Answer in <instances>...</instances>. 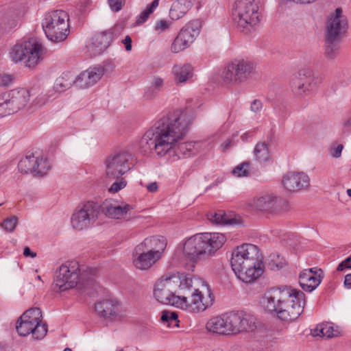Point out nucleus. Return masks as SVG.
<instances>
[{
    "label": "nucleus",
    "instance_id": "obj_12",
    "mask_svg": "<svg viewBox=\"0 0 351 351\" xmlns=\"http://www.w3.org/2000/svg\"><path fill=\"white\" fill-rule=\"evenodd\" d=\"M98 213L97 204L93 202H87L73 214L71 225L77 230L86 229L96 221Z\"/></svg>",
    "mask_w": 351,
    "mask_h": 351
},
{
    "label": "nucleus",
    "instance_id": "obj_17",
    "mask_svg": "<svg viewBox=\"0 0 351 351\" xmlns=\"http://www.w3.org/2000/svg\"><path fill=\"white\" fill-rule=\"evenodd\" d=\"M313 72L309 69H302L291 80L292 90L298 95H306L312 89Z\"/></svg>",
    "mask_w": 351,
    "mask_h": 351
},
{
    "label": "nucleus",
    "instance_id": "obj_25",
    "mask_svg": "<svg viewBox=\"0 0 351 351\" xmlns=\"http://www.w3.org/2000/svg\"><path fill=\"white\" fill-rule=\"evenodd\" d=\"M103 71L99 68H90L82 71L74 80V85L81 89L95 85L102 77Z\"/></svg>",
    "mask_w": 351,
    "mask_h": 351
},
{
    "label": "nucleus",
    "instance_id": "obj_56",
    "mask_svg": "<svg viewBox=\"0 0 351 351\" xmlns=\"http://www.w3.org/2000/svg\"><path fill=\"white\" fill-rule=\"evenodd\" d=\"M123 43L125 45V49L130 51L132 49V38L130 36H126L123 40Z\"/></svg>",
    "mask_w": 351,
    "mask_h": 351
},
{
    "label": "nucleus",
    "instance_id": "obj_31",
    "mask_svg": "<svg viewBox=\"0 0 351 351\" xmlns=\"http://www.w3.org/2000/svg\"><path fill=\"white\" fill-rule=\"evenodd\" d=\"M172 73L176 84L186 83L193 76V68L189 64H176L172 69Z\"/></svg>",
    "mask_w": 351,
    "mask_h": 351
},
{
    "label": "nucleus",
    "instance_id": "obj_14",
    "mask_svg": "<svg viewBox=\"0 0 351 351\" xmlns=\"http://www.w3.org/2000/svg\"><path fill=\"white\" fill-rule=\"evenodd\" d=\"M285 205V200L269 193L254 197L251 203V206L256 210L270 214L281 212Z\"/></svg>",
    "mask_w": 351,
    "mask_h": 351
},
{
    "label": "nucleus",
    "instance_id": "obj_8",
    "mask_svg": "<svg viewBox=\"0 0 351 351\" xmlns=\"http://www.w3.org/2000/svg\"><path fill=\"white\" fill-rule=\"evenodd\" d=\"M255 70L256 66L252 62L234 59L226 65L221 77L226 84H239L247 80Z\"/></svg>",
    "mask_w": 351,
    "mask_h": 351
},
{
    "label": "nucleus",
    "instance_id": "obj_26",
    "mask_svg": "<svg viewBox=\"0 0 351 351\" xmlns=\"http://www.w3.org/2000/svg\"><path fill=\"white\" fill-rule=\"evenodd\" d=\"M112 39L110 32H101L95 35L88 45V51L93 56L101 54L110 45Z\"/></svg>",
    "mask_w": 351,
    "mask_h": 351
},
{
    "label": "nucleus",
    "instance_id": "obj_43",
    "mask_svg": "<svg viewBox=\"0 0 351 351\" xmlns=\"http://www.w3.org/2000/svg\"><path fill=\"white\" fill-rule=\"evenodd\" d=\"M268 261V265L272 270H279L286 265L285 258L276 253L270 254Z\"/></svg>",
    "mask_w": 351,
    "mask_h": 351
},
{
    "label": "nucleus",
    "instance_id": "obj_34",
    "mask_svg": "<svg viewBox=\"0 0 351 351\" xmlns=\"http://www.w3.org/2000/svg\"><path fill=\"white\" fill-rule=\"evenodd\" d=\"M341 38L326 36L325 56L328 59H334L339 53Z\"/></svg>",
    "mask_w": 351,
    "mask_h": 351
},
{
    "label": "nucleus",
    "instance_id": "obj_42",
    "mask_svg": "<svg viewBox=\"0 0 351 351\" xmlns=\"http://www.w3.org/2000/svg\"><path fill=\"white\" fill-rule=\"evenodd\" d=\"M256 158L260 162H265L269 158L267 145L265 143H258L254 148Z\"/></svg>",
    "mask_w": 351,
    "mask_h": 351
},
{
    "label": "nucleus",
    "instance_id": "obj_59",
    "mask_svg": "<svg viewBox=\"0 0 351 351\" xmlns=\"http://www.w3.org/2000/svg\"><path fill=\"white\" fill-rule=\"evenodd\" d=\"M344 285L348 289H351V274H348L345 276Z\"/></svg>",
    "mask_w": 351,
    "mask_h": 351
},
{
    "label": "nucleus",
    "instance_id": "obj_30",
    "mask_svg": "<svg viewBox=\"0 0 351 351\" xmlns=\"http://www.w3.org/2000/svg\"><path fill=\"white\" fill-rule=\"evenodd\" d=\"M195 0H177L175 1L170 10L169 16L173 20H178L182 18L192 7Z\"/></svg>",
    "mask_w": 351,
    "mask_h": 351
},
{
    "label": "nucleus",
    "instance_id": "obj_18",
    "mask_svg": "<svg viewBox=\"0 0 351 351\" xmlns=\"http://www.w3.org/2000/svg\"><path fill=\"white\" fill-rule=\"evenodd\" d=\"M284 187L289 191H298L310 185L308 176L303 172H288L282 179Z\"/></svg>",
    "mask_w": 351,
    "mask_h": 351
},
{
    "label": "nucleus",
    "instance_id": "obj_54",
    "mask_svg": "<svg viewBox=\"0 0 351 351\" xmlns=\"http://www.w3.org/2000/svg\"><path fill=\"white\" fill-rule=\"evenodd\" d=\"M263 107L262 102L258 99H254L251 104V110L254 112H259Z\"/></svg>",
    "mask_w": 351,
    "mask_h": 351
},
{
    "label": "nucleus",
    "instance_id": "obj_48",
    "mask_svg": "<svg viewBox=\"0 0 351 351\" xmlns=\"http://www.w3.org/2000/svg\"><path fill=\"white\" fill-rule=\"evenodd\" d=\"M117 180L109 188V192L115 193L126 186L127 182L124 178L121 177Z\"/></svg>",
    "mask_w": 351,
    "mask_h": 351
},
{
    "label": "nucleus",
    "instance_id": "obj_20",
    "mask_svg": "<svg viewBox=\"0 0 351 351\" xmlns=\"http://www.w3.org/2000/svg\"><path fill=\"white\" fill-rule=\"evenodd\" d=\"M102 212L108 217L117 219L128 218L133 210V207L126 203L119 204L117 202L106 201L104 202Z\"/></svg>",
    "mask_w": 351,
    "mask_h": 351
},
{
    "label": "nucleus",
    "instance_id": "obj_55",
    "mask_svg": "<svg viewBox=\"0 0 351 351\" xmlns=\"http://www.w3.org/2000/svg\"><path fill=\"white\" fill-rule=\"evenodd\" d=\"M163 84L164 80L162 78L160 77H154L152 82V86L155 88L160 89L163 86Z\"/></svg>",
    "mask_w": 351,
    "mask_h": 351
},
{
    "label": "nucleus",
    "instance_id": "obj_27",
    "mask_svg": "<svg viewBox=\"0 0 351 351\" xmlns=\"http://www.w3.org/2000/svg\"><path fill=\"white\" fill-rule=\"evenodd\" d=\"M143 245L147 252L153 254L158 259L162 256V254L166 248L167 240L161 236H154L146 238L143 242L139 243Z\"/></svg>",
    "mask_w": 351,
    "mask_h": 351
},
{
    "label": "nucleus",
    "instance_id": "obj_10",
    "mask_svg": "<svg viewBox=\"0 0 351 351\" xmlns=\"http://www.w3.org/2000/svg\"><path fill=\"white\" fill-rule=\"evenodd\" d=\"M225 335H237L243 332H251L256 328V317L239 311H230L223 314Z\"/></svg>",
    "mask_w": 351,
    "mask_h": 351
},
{
    "label": "nucleus",
    "instance_id": "obj_38",
    "mask_svg": "<svg viewBox=\"0 0 351 351\" xmlns=\"http://www.w3.org/2000/svg\"><path fill=\"white\" fill-rule=\"evenodd\" d=\"M23 319L30 321L36 326L43 325L42 323V312L39 308H32L26 311L21 316Z\"/></svg>",
    "mask_w": 351,
    "mask_h": 351
},
{
    "label": "nucleus",
    "instance_id": "obj_15",
    "mask_svg": "<svg viewBox=\"0 0 351 351\" xmlns=\"http://www.w3.org/2000/svg\"><path fill=\"white\" fill-rule=\"evenodd\" d=\"M287 287L273 288L266 291L261 300L262 307L269 312H275L278 315L283 300L287 298Z\"/></svg>",
    "mask_w": 351,
    "mask_h": 351
},
{
    "label": "nucleus",
    "instance_id": "obj_5",
    "mask_svg": "<svg viewBox=\"0 0 351 351\" xmlns=\"http://www.w3.org/2000/svg\"><path fill=\"white\" fill-rule=\"evenodd\" d=\"M44 48L36 39L30 38L16 43L10 49V57L14 62L25 59V66L32 69L43 58Z\"/></svg>",
    "mask_w": 351,
    "mask_h": 351
},
{
    "label": "nucleus",
    "instance_id": "obj_58",
    "mask_svg": "<svg viewBox=\"0 0 351 351\" xmlns=\"http://www.w3.org/2000/svg\"><path fill=\"white\" fill-rule=\"evenodd\" d=\"M23 255L25 257L30 256L32 258H34L36 256V254L35 252H32L29 247H25L24 248Z\"/></svg>",
    "mask_w": 351,
    "mask_h": 351
},
{
    "label": "nucleus",
    "instance_id": "obj_46",
    "mask_svg": "<svg viewBox=\"0 0 351 351\" xmlns=\"http://www.w3.org/2000/svg\"><path fill=\"white\" fill-rule=\"evenodd\" d=\"M250 162H243L236 166L232 173L233 176L237 177H247L250 174Z\"/></svg>",
    "mask_w": 351,
    "mask_h": 351
},
{
    "label": "nucleus",
    "instance_id": "obj_57",
    "mask_svg": "<svg viewBox=\"0 0 351 351\" xmlns=\"http://www.w3.org/2000/svg\"><path fill=\"white\" fill-rule=\"evenodd\" d=\"M158 184L156 182H151L147 186V189L149 192H156L158 190Z\"/></svg>",
    "mask_w": 351,
    "mask_h": 351
},
{
    "label": "nucleus",
    "instance_id": "obj_49",
    "mask_svg": "<svg viewBox=\"0 0 351 351\" xmlns=\"http://www.w3.org/2000/svg\"><path fill=\"white\" fill-rule=\"evenodd\" d=\"M171 24L169 21L160 20L155 25V30L160 33L163 32L170 27Z\"/></svg>",
    "mask_w": 351,
    "mask_h": 351
},
{
    "label": "nucleus",
    "instance_id": "obj_32",
    "mask_svg": "<svg viewBox=\"0 0 351 351\" xmlns=\"http://www.w3.org/2000/svg\"><path fill=\"white\" fill-rule=\"evenodd\" d=\"M224 319L223 314L210 318L206 324V330L212 333L225 335Z\"/></svg>",
    "mask_w": 351,
    "mask_h": 351
},
{
    "label": "nucleus",
    "instance_id": "obj_50",
    "mask_svg": "<svg viewBox=\"0 0 351 351\" xmlns=\"http://www.w3.org/2000/svg\"><path fill=\"white\" fill-rule=\"evenodd\" d=\"M111 10L114 12H119L121 10L125 3V0H108Z\"/></svg>",
    "mask_w": 351,
    "mask_h": 351
},
{
    "label": "nucleus",
    "instance_id": "obj_35",
    "mask_svg": "<svg viewBox=\"0 0 351 351\" xmlns=\"http://www.w3.org/2000/svg\"><path fill=\"white\" fill-rule=\"evenodd\" d=\"M336 332L330 324H320L311 330V335L314 337L332 338L337 336Z\"/></svg>",
    "mask_w": 351,
    "mask_h": 351
},
{
    "label": "nucleus",
    "instance_id": "obj_19",
    "mask_svg": "<svg viewBox=\"0 0 351 351\" xmlns=\"http://www.w3.org/2000/svg\"><path fill=\"white\" fill-rule=\"evenodd\" d=\"M159 259L150 252H147L143 245H137L132 254L133 265L140 270L150 269Z\"/></svg>",
    "mask_w": 351,
    "mask_h": 351
},
{
    "label": "nucleus",
    "instance_id": "obj_63",
    "mask_svg": "<svg viewBox=\"0 0 351 351\" xmlns=\"http://www.w3.org/2000/svg\"><path fill=\"white\" fill-rule=\"evenodd\" d=\"M63 351H73L71 348H66Z\"/></svg>",
    "mask_w": 351,
    "mask_h": 351
},
{
    "label": "nucleus",
    "instance_id": "obj_29",
    "mask_svg": "<svg viewBox=\"0 0 351 351\" xmlns=\"http://www.w3.org/2000/svg\"><path fill=\"white\" fill-rule=\"evenodd\" d=\"M14 113L24 108L29 100V92L26 88L14 89L8 93Z\"/></svg>",
    "mask_w": 351,
    "mask_h": 351
},
{
    "label": "nucleus",
    "instance_id": "obj_6",
    "mask_svg": "<svg viewBox=\"0 0 351 351\" xmlns=\"http://www.w3.org/2000/svg\"><path fill=\"white\" fill-rule=\"evenodd\" d=\"M261 14L254 0H237L232 8V19L238 27L247 33L260 23Z\"/></svg>",
    "mask_w": 351,
    "mask_h": 351
},
{
    "label": "nucleus",
    "instance_id": "obj_22",
    "mask_svg": "<svg viewBox=\"0 0 351 351\" xmlns=\"http://www.w3.org/2000/svg\"><path fill=\"white\" fill-rule=\"evenodd\" d=\"M184 255L191 261L199 258L202 254H207L201 234H196L188 239L183 246Z\"/></svg>",
    "mask_w": 351,
    "mask_h": 351
},
{
    "label": "nucleus",
    "instance_id": "obj_52",
    "mask_svg": "<svg viewBox=\"0 0 351 351\" xmlns=\"http://www.w3.org/2000/svg\"><path fill=\"white\" fill-rule=\"evenodd\" d=\"M343 149L342 144H334L330 150V154L333 158H339L341 155Z\"/></svg>",
    "mask_w": 351,
    "mask_h": 351
},
{
    "label": "nucleus",
    "instance_id": "obj_53",
    "mask_svg": "<svg viewBox=\"0 0 351 351\" xmlns=\"http://www.w3.org/2000/svg\"><path fill=\"white\" fill-rule=\"evenodd\" d=\"M345 269H351V256L340 263L337 268L338 271H342Z\"/></svg>",
    "mask_w": 351,
    "mask_h": 351
},
{
    "label": "nucleus",
    "instance_id": "obj_40",
    "mask_svg": "<svg viewBox=\"0 0 351 351\" xmlns=\"http://www.w3.org/2000/svg\"><path fill=\"white\" fill-rule=\"evenodd\" d=\"M50 169L51 165L46 158L37 156L34 169L36 176H43L49 172Z\"/></svg>",
    "mask_w": 351,
    "mask_h": 351
},
{
    "label": "nucleus",
    "instance_id": "obj_47",
    "mask_svg": "<svg viewBox=\"0 0 351 351\" xmlns=\"http://www.w3.org/2000/svg\"><path fill=\"white\" fill-rule=\"evenodd\" d=\"M17 223L18 218L16 216H12L5 219L1 223V226L6 232H12L14 230Z\"/></svg>",
    "mask_w": 351,
    "mask_h": 351
},
{
    "label": "nucleus",
    "instance_id": "obj_37",
    "mask_svg": "<svg viewBox=\"0 0 351 351\" xmlns=\"http://www.w3.org/2000/svg\"><path fill=\"white\" fill-rule=\"evenodd\" d=\"M208 219L215 224H232L233 219L230 218L224 210H217L216 212H210L207 214Z\"/></svg>",
    "mask_w": 351,
    "mask_h": 351
},
{
    "label": "nucleus",
    "instance_id": "obj_1",
    "mask_svg": "<svg viewBox=\"0 0 351 351\" xmlns=\"http://www.w3.org/2000/svg\"><path fill=\"white\" fill-rule=\"evenodd\" d=\"M195 118V110L191 108L162 115L143 136L140 148L145 154L154 151L159 156L167 155L173 161L195 155L201 143H180Z\"/></svg>",
    "mask_w": 351,
    "mask_h": 351
},
{
    "label": "nucleus",
    "instance_id": "obj_2",
    "mask_svg": "<svg viewBox=\"0 0 351 351\" xmlns=\"http://www.w3.org/2000/svg\"><path fill=\"white\" fill-rule=\"evenodd\" d=\"M154 295L164 304H171L191 313L204 311L215 297L203 279L184 274L163 275L155 283Z\"/></svg>",
    "mask_w": 351,
    "mask_h": 351
},
{
    "label": "nucleus",
    "instance_id": "obj_62",
    "mask_svg": "<svg viewBox=\"0 0 351 351\" xmlns=\"http://www.w3.org/2000/svg\"><path fill=\"white\" fill-rule=\"evenodd\" d=\"M347 193H348V196L351 197V189H348Z\"/></svg>",
    "mask_w": 351,
    "mask_h": 351
},
{
    "label": "nucleus",
    "instance_id": "obj_11",
    "mask_svg": "<svg viewBox=\"0 0 351 351\" xmlns=\"http://www.w3.org/2000/svg\"><path fill=\"white\" fill-rule=\"evenodd\" d=\"M79 281V265L75 261L63 263L56 271L54 285L60 291L75 287Z\"/></svg>",
    "mask_w": 351,
    "mask_h": 351
},
{
    "label": "nucleus",
    "instance_id": "obj_21",
    "mask_svg": "<svg viewBox=\"0 0 351 351\" xmlns=\"http://www.w3.org/2000/svg\"><path fill=\"white\" fill-rule=\"evenodd\" d=\"M98 316L104 319L114 321L120 319L119 304L113 300H104L97 302L95 306Z\"/></svg>",
    "mask_w": 351,
    "mask_h": 351
},
{
    "label": "nucleus",
    "instance_id": "obj_23",
    "mask_svg": "<svg viewBox=\"0 0 351 351\" xmlns=\"http://www.w3.org/2000/svg\"><path fill=\"white\" fill-rule=\"evenodd\" d=\"M322 270L316 268L304 269L299 276V282L302 289L305 291L311 292L321 283L323 278Z\"/></svg>",
    "mask_w": 351,
    "mask_h": 351
},
{
    "label": "nucleus",
    "instance_id": "obj_28",
    "mask_svg": "<svg viewBox=\"0 0 351 351\" xmlns=\"http://www.w3.org/2000/svg\"><path fill=\"white\" fill-rule=\"evenodd\" d=\"M207 254H211L221 248L226 241L224 234L218 232H205L201 234Z\"/></svg>",
    "mask_w": 351,
    "mask_h": 351
},
{
    "label": "nucleus",
    "instance_id": "obj_24",
    "mask_svg": "<svg viewBox=\"0 0 351 351\" xmlns=\"http://www.w3.org/2000/svg\"><path fill=\"white\" fill-rule=\"evenodd\" d=\"M16 328L19 335L25 337L32 334L34 339L37 340L44 338L47 332V324L36 326L30 321H27L21 317L17 321Z\"/></svg>",
    "mask_w": 351,
    "mask_h": 351
},
{
    "label": "nucleus",
    "instance_id": "obj_60",
    "mask_svg": "<svg viewBox=\"0 0 351 351\" xmlns=\"http://www.w3.org/2000/svg\"><path fill=\"white\" fill-rule=\"evenodd\" d=\"M232 143V141L230 139H228L226 141H224L221 145L223 149V151H226V149H228L231 146Z\"/></svg>",
    "mask_w": 351,
    "mask_h": 351
},
{
    "label": "nucleus",
    "instance_id": "obj_33",
    "mask_svg": "<svg viewBox=\"0 0 351 351\" xmlns=\"http://www.w3.org/2000/svg\"><path fill=\"white\" fill-rule=\"evenodd\" d=\"M36 158L34 154L27 155L22 158L19 164V171L22 173H34L35 164H36Z\"/></svg>",
    "mask_w": 351,
    "mask_h": 351
},
{
    "label": "nucleus",
    "instance_id": "obj_64",
    "mask_svg": "<svg viewBox=\"0 0 351 351\" xmlns=\"http://www.w3.org/2000/svg\"><path fill=\"white\" fill-rule=\"evenodd\" d=\"M37 278H38V280H41V278H40V276H37Z\"/></svg>",
    "mask_w": 351,
    "mask_h": 351
},
{
    "label": "nucleus",
    "instance_id": "obj_13",
    "mask_svg": "<svg viewBox=\"0 0 351 351\" xmlns=\"http://www.w3.org/2000/svg\"><path fill=\"white\" fill-rule=\"evenodd\" d=\"M199 23L197 21H193L186 24L174 39L171 47V51L179 53L189 47L199 35Z\"/></svg>",
    "mask_w": 351,
    "mask_h": 351
},
{
    "label": "nucleus",
    "instance_id": "obj_16",
    "mask_svg": "<svg viewBox=\"0 0 351 351\" xmlns=\"http://www.w3.org/2000/svg\"><path fill=\"white\" fill-rule=\"evenodd\" d=\"M348 29V21L342 14V9L338 8L331 14L326 25V36L341 38Z\"/></svg>",
    "mask_w": 351,
    "mask_h": 351
},
{
    "label": "nucleus",
    "instance_id": "obj_44",
    "mask_svg": "<svg viewBox=\"0 0 351 351\" xmlns=\"http://www.w3.org/2000/svg\"><path fill=\"white\" fill-rule=\"evenodd\" d=\"M158 4L159 0H154L152 3L148 5L147 8L139 14L136 19V23L138 24H142L145 22L149 15L153 13L154 10L158 6Z\"/></svg>",
    "mask_w": 351,
    "mask_h": 351
},
{
    "label": "nucleus",
    "instance_id": "obj_41",
    "mask_svg": "<svg viewBox=\"0 0 351 351\" xmlns=\"http://www.w3.org/2000/svg\"><path fill=\"white\" fill-rule=\"evenodd\" d=\"M161 321L167 325L168 327L178 328L179 326V320L178 315L175 312L162 311Z\"/></svg>",
    "mask_w": 351,
    "mask_h": 351
},
{
    "label": "nucleus",
    "instance_id": "obj_7",
    "mask_svg": "<svg viewBox=\"0 0 351 351\" xmlns=\"http://www.w3.org/2000/svg\"><path fill=\"white\" fill-rule=\"evenodd\" d=\"M305 304L304 293L291 287H287V298L283 300L278 312L280 319L291 322L299 317Z\"/></svg>",
    "mask_w": 351,
    "mask_h": 351
},
{
    "label": "nucleus",
    "instance_id": "obj_39",
    "mask_svg": "<svg viewBox=\"0 0 351 351\" xmlns=\"http://www.w3.org/2000/svg\"><path fill=\"white\" fill-rule=\"evenodd\" d=\"M11 101L8 93H3L0 95V117H3L11 114H14V110L11 108Z\"/></svg>",
    "mask_w": 351,
    "mask_h": 351
},
{
    "label": "nucleus",
    "instance_id": "obj_3",
    "mask_svg": "<svg viewBox=\"0 0 351 351\" xmlns=\"http://www.w3.org/2000/svg\"><path fill=\"white\" fill-rule=\"evenodd\" d=\"M230 265L237 277L245 283L255 282L265 268L259 249L250 243L242 244L232 250Z\"/></svg>",
    "mask_w": 351,
    "mask_h": 351
},
{
    "label": "nucleus",
    "instance_id": "obj_45",
    "mask_svg": "<svg viewBox=\"0 0 351 351\" xmlns=\"http://www.w3.org/2000/svg\"><path fill=\"white\" fill-rule=\"evenodd\" d=\"M53 97V90L40 93L32 101V105L35 108H41L47 104Z\"/></svg>",
    "mask_w": 351,
    "mask_h": 351
},
{
    "label": "nucleus",
    "instance_id": "obj_61",
    "mask_svg": "<svg viewBox=\"0 0 351 351\" xmlns=\"http://www.w3.org/2000/svg\"><path fill=\"white\" fill-rule=\"evenodd\" d=\"M343 125L345 128L349 130L351 129V117L349 119H348V120L344 121Z\"/></svg>",
    "mask_w": 351,
    "mask_h": 351
},
{
    "label": "nucleus",
    "instance_id": "obj_36",
    "mask_svg": "<svg viewBox=\"0 0 351 351\" xmlns=\"http://www.w3.org/2000/svg\"><path fill=\"white\" fill-rule=\"evenodd\" d=\"M74 80L70 73H63L56 80L53 86L54 90L57 92H63L69 88L73 84H74Z\"/></svg>",
    "mask_w": 351,
    "mask_h": 351
},
{
    "label": "nucleus",
    "instance_id": "obj_9",
    "mask_svg": "<svg viewBox=\"0 0 351 351\" xmlns=\"http://www.w3.org/2000/svg\"><path fill=\"white\" fill-rule=\"evenodd\" d=\"M134 158L128 151L121 150L109 155L105 160L106 175L109 179H119L134 166Z\"/></svg>",
    "mask_w": 351,
    "mask_h": 351
},
{
    "label": "nucleus",
    "instance_id": "obj_51",
    "mask_svg": "<svg viewBox=\"0 0 351 351\" xmlns=\"http://www.w3.org/2000/svg\"><path fill=\"white\" fill-rule=\"evenodd\" d=\"M14 77L10 74H1L0 75V86H8L13 83Z\"/></svg>",
    "mask_w": 351,
    "mask_h": 351
},
{
    "label": "nucleus",
    "instance_id": "obj_4",
    "mask_svg": "<svg viewBox=\"0 0 351 351\" xmlns=\"http://www.w3.org/2000/svg\"><path fill=\"white\" fill-rule=\"evenodd\" d=\"M69 16L63 10H54L45 14L42 27L50 40L58 43L64 40L69 34Z\"/></svg>",
    "mask_w": 351,
    "mask_h": 351
}]
</instances>
